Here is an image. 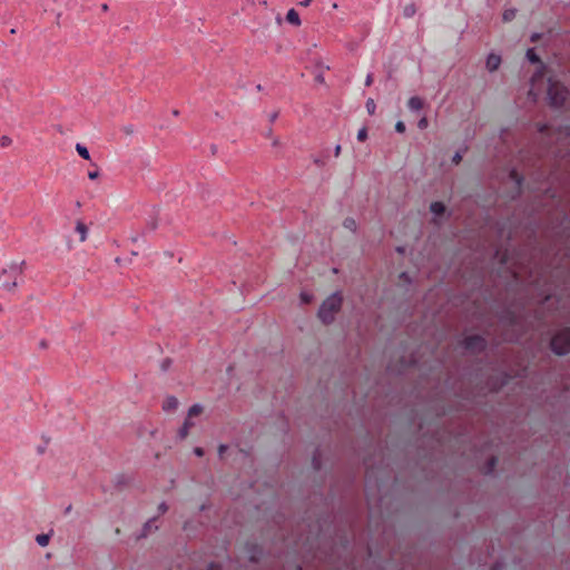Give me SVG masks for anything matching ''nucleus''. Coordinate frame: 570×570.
<instances>
[{
	"label": "nucleus",
	"mask_w": 570,
	"mask_h": 570,
	"mask_svg": "<svg viewBox=\"0 0 570 570\" xmlns=\"http://www.w3.org/2000/svg\"><path fill=\"white\" fill-rule=\"evenodd\" d=\"M343 297L338 292L331 294L321 304L317 317L325 325L332 324L335 321L336 314L341 311Z\"/></svg>",
	"instance_id": "1"
},
{
	"label": "nucleus",
	"mask_w": 570,
	"mask_h": 570,
	"mask_svg": "<svg viewBox=\"0 0 570 570\" xmlns=\"http://www.w3.org/2000/svg\"><path fill=\"white\" fill-rule=\"evenodd\" d=\"M550 348L558 356L570 354V328L556 331L550 340Z\"/></svg>",
	"instance_id": "2"
},
{
	"label": "nucleus",
	"mask_w": 570,
	"mask_h": 570,
	"mask_svg": "<svg viewBox=\"0 0 570 570\" xmlns=\"http://www.w3.org/2000/svg\"><path fill=\"white\" fill-rule=\"evenodd\" d=\"M568 95L569 92L563 85L552 78L549 79L548 100L552 107L562 106L567 100Z\"/></svg>",
	"instance_id": "3"
},
{
	"label": "nucleus",
	"mask_w": 570,
	"mask_h": 570,
	"mask_svg": "<svg viewBox=\"0 0 570 570\" xmlns=\"http://www.w3.org/2000/svg\"><path fill=\"white\" fill-rule=\"evenodd\" d=\"M487 69L490 72L495 71L501 65V57L494 53H490L487 58Z\"/></svg>",
	"instance_id": "4"
},
{
	"label": "nucleus",
	"mask_w": 570,
	"mask_h": 570,
	"mask_svg": "<svg viewBox=\"0 0 570 570\" xmlns=\"http://www.w3.org/2000/svg\"><path fill=\"white\" fill-rule=\"evenodd\" d=\"M430 210L435 217H439L445 213L446 207L442 202H434L430 205Z\"/></svg>",
	"instance_id": "5"
},
{
	"label": "nucleus",
	"mask_w": 570,
	"mask_h": 570,
	"mask_svg": "<svg viewBox=\"0 0 570 570\" xmlns=\"http://www.w3.org/2000/svg\"><path fill=\"white\" fill-rule=\"evenodd\" d=\"M409 107L412 110H421L423 108V100L417 96H413L409 99Z\"/></svg>",
	"instance_id": "6"
},
{
	"label": "nucleus",
	"mask_w": 570,
	"mask_h": 570,
	"mask_svg": "<svg viewBox=\"0 0 570 570\" xmlns=\"http://www.w3.org/2000/svg\"><path fill=\"white\" fill-rule=\"evenodd\" d=\"M286 19L289 23H293L295 26L301 24L298 13L294 9H291L287 11Z\"/></svg>",
	"instance_id": "7"
},
{
	"label": "nucleus",
	"mask_w": 570,
	"mask_h": 570,
	"mask_svg": "<svg viewBox=\"0 0 570 570\" xmlns=\"http://www.w3.org/2000/svg\"><path fill=\"white\" fill-rule=\"evenodd\" d=\"M497 463H498V459L494 456H491L488 460L487 465L484 468H482V472L485 474L493 472Z\"/></svg>",
	"instance_id": "8"
},
{
	"label": "nucleus",
	"mask_w": 570,
	"mask_h": 570,
	"mask_svg": "<svg viewBox=\"0 0 570 570\" xmlns=\"http://www.w3.org/2000/svg\"><path fill=\"white\" fill-rule=\"evenodd\" d=\"M515 16H517V9L510 8V9L504 10L502 19L504 22H509V21L513 20L515 18Z\"/></svg>",
	"instance_id": "9"
},
{
	"label": "nucleus",
	"mask_w": 570,
	"mask_h": 570,
	"mask_svg": "<svg viewBox=\"0 0 570 570\" xmlns=\"http://www.w3.org/2000/svg\"><path fill=\"white\" fill-rule=\"evenodd\" d=\"M76 229L80 234V240L85 242L86 237H87V227H86V225L83 223H81V222H78L76 224Z\"/></svg>",
	"instance_id": "10"
},
{
	"label": "nucleus",
	"mask_w": 570,
	"mask_h": 570,
	"mask_svg": "<svg viewBox=\"0 0 570 570\" xmlns=\"http://www.w3.org/2000/svg\"><path fill=\"white\" fill-rule=\"evenodd\" d=\"M193 425V423L187 419L183 426L179 429V436L180 439H185L188 434L189 428Z\"/></svg>",
	"instance_id": "11"
},
{
	"label": "nucleus",
	"mask_w": 570,
	"mask_h": 570,
	"mask_svg": "<svg viewBox=\"0 0 570 570\" xmlns=\"http://www.w3.org/2000/svg\"><path fill=\"white\" fill-rule=\"evenodd\" d=\"M177 405H178V400L176 397L171 396L166 400L164 409L167 411L174 410L177 407Z\"/></svg>",
	"instance_id": "12"
},
{
	"label": "nucleus",
	"mask_w": 570,
	"mask_h": 570,
	"mask_svg": "<svg viewBox=\"0 0 570 570\" xmlns=\"http://www.w3.org/2000/svg\"><path fill=\"white\" fill-rule=\"evenodd\" d=\"M49 539H50V534L45 533V534L37 535L36 541L39 546L46 547L49 543Z\"/></svg>",
	"instance_id": "13"
},
{
	"label": "nucleus",
	"mask_w": 570,
	"mask_h": 570,
	"mask_svg": "<svg viewBox=\"0 0 570 570\" xmlns=\"http://www.w3.org/2000/svg\"><path fill=\"white\" fill-rule=\"evenodd\" d=\"M76 150L78 151V154H79L82 158H85V159H87V160L90 158V156H89V151H88V149H87L85 146H82V145H80V144H77V145H76Z\"/></svg>",
	"instance_id": "14"
},
{
	"label": "nucleus",
	"mask_w": 570,
	"mask_h": 570,
	"mask_svg": "<svg viewBox=\"0 0 570 570\" xmlns=\"http://www.w3.org/2000/svg\"><path fill=\"white\" fill-rule=\"evenodd\" d=\"M203 411V406L199 405V404H195L193 405L189 410H188V416H194V415H198L200 414Z\"/></svg>",
	"instance_id": "15"
},
{
	"label": "nucleus",
	"mask_w": 570,
	"mask_h": 570,
	"mask_svg": "<svg viewBox=\"0 0 570 570\" xmlns=\"http://www.w3.org/2000/svg\"><path fill=\"white\" fill-rule=\"evenodd\" d=\"M376 106L372 98H368L366 101V110L370 115H373L375 112Z\"/></svg>",
	"instance_id": "16"
},
{
	"label": "nucleus",
	"mask_w": 570,
	"mask_h": 570,
	"mask_svg": "<svg viewBox=\"0 0 570 570\" xmlns=\"http://www.w3.org/2000/svg\"><path fill=\"white\" fill-rule=\"evenodd\" d=\"M527 58L531 61V62H539L540 59L539 57L535 55L534 50L533 49H529L527 51Z\"/></svg>",
	"instance_id": "17"
},
{
	"label": "nucleus",
	"mask_w": 570,
	"mask_h": 570,
	"mask_svg": "<svg viewBox=\"0 0 570 570\" xmlns=\"http://www.w3.org/2000/svg\"><path fill=\"white\" fill-rule=\"evenodd\" d=\"M344 226L351 230H355L356 229V223L353 218H347L344 220Z\"/></svg>",
	"instance_id": "18"
},
{
	"label": "nucleus",
	"mask_w": 570,
	"mask_h": 570,
	"mask_svg": "<svg viewBox=\"0 0 570 570\" xmlns=\"http://www.w3.org/2000/svg\"><path fill=\"white\" fill-rule=\"evenodd\" d=\"M417 126H419L420 129H425L428 127V118L425 116L422 117L419 120Z\"/></svg>",
	"instance_id": "19"
},
{
	"label": "nucleus",
	"mask_w": 570,
	"mask_h": 570,
	"mask_svg": "<svg viewBox=\"0 0 570 570\" xmlns=\"http://www.w3.org/2000/svg\"><path fill=\"white\" fill-rule=\"evenodd\" d=\"M11 144V139L8 137V136H2L0 138V145L6 147V146H9Z\"/></svg>",
	"instance_id": "20"
},
{
	"label": "nucleus",
	"mask_w": 570,
	"mask_h": 570,
	"mask_svg": "<svg viewBox=\"0 0 570 570\" xmlns=\"http://www.w3.org/2000/svg\"><path fill=\"white\" fill-rule=\"evenodd\" d=\"M395 129L396 131L399 132H404L405 131V125L403 121H397L396 125H395Z\"/></svg>",
	"instance_id": "21"
},
{
	"label": "nucleus",
	"mask_w": 570,
	"mask_h": 570,
	"mask_svg": "<svg viewBox=\"0 0 570 570\" xmlns=\"http://www.w3.org/2000/svg\"><path fill=\"white\" fill-rule=\"evenodd\" d=\"M367 134H366V129L365 128H362L358 130V134H357V138L358 140H364L366 138Z\"/></svg>",
	"instance_id": "22"
},
{
	"label": "nucleus",
	"mask_w": 570,
	"mask_h": 570,
	"mask_svg": "<svg viewBox=\"0 0 570 570\" xmlns=\"http://www.w3.org/2000/svg\"><path fill=\"white\" fill-rule=\"evenodd\" d=\"M167 510H168V507H167V504H166L165 502H161V503L158 505V511H159V513L164 514V513H166V512H167Z\"/></svg>",
	"instance_id": "23"
},
{
	"label": "nucleus",
	"mask_w": 570,
	"mask_h": 570,
	"mask_svg": "<svg viewBox=\"0 0 570 570\" xmlns=\"http://www.w3.org/2000/svg\"><path fill=\"white\" fill-rule=\"evenodd\" d=\"M226 450H227V445L220 444L218 446V454H219V456H223V454L226 452Z\"/></svg>",
	"instance_id": "24"
},
{
	"label": "nucleus",
	"mask_w": 570,
	"mask_h": 570,
	"mask_svg": "<svg viewBox=\"0 0 570 570\" xmlns=\"http://www.w3.org/2000/svg\"><path fill=\"white\" fill-rule=\"evenodd\" d=\"M150 523H151V520H149L148 522H146L145 527H144V532L141 533L140 537H145L147 531L150 529Z\"/></svg>",
	"instance_id": "25"
},
{
	"label": "nucleus",
	"mask_w": 570,
	"mask_h": 570,
	"mask_svg": "<svg viewBox=\"0 0 570 570\" xmlns=\"http://www.w3.org/2000/svg\"><path fill=\"white\" fill-rule=\"evenodd\" d=\"M301 299L304 302V303H308L311 301V296L308 294H304L302 293L301 294Z\"/></svg>",
	"instance_id": "26"
},
{
	"label": "nucleus",
	"mask_w": 570,
	"mask_h": 570,
	"mask_svg": "<svg viewBox=\"0 0 570 570\" xmlns=\"http://www.w3.org/2000/svg\"><path fill=\"white\" fill-rule=\"evenodd\" d=\"M461 158H462L461 155L459 153H456L453 156L452 160H453V163L459 164L461 161Z\"/></svg>",
	"instance_id": "27"
},
{
	"label": "nucleus",
	"mask_w": 570,
	"mask_h": 570,
	"mask_svg": "<svg viewBox=\"0 0 570 570\" xmlns=\"http://www.w3.org/2000/svg\"><path fill=\"white\" fill-rule=\"evenodd\" d=\"M194 452H195V454H196L197 456H202V455L204 454V451H203V449H202V448H196V449L194 450Z\"/></svg>",
	"instance_id": "28"
},
{
	"label": "nucleus",
	"mask_w": 570,
	"mask_h": 570,
	"mask_svg": "<svg viewBox=\"0 0 570 570\" xmlns=\"http://www.w3.org/2000/svg\"><path fill=\"white\" fill-rule=\"evenodd\" d=\"M88 177H89L90 179H96V178L98 177V171H90V173H89V175H88Z\"/></svg>",
	"instance_id": "29"
},
{
	"label": "nucleus",
	"mask_w": 570,
	"mask_h": 570,
	"mask_svg": "<svg viewBox=\"0 0 570 570\" xmlns=\"http://www.w3.org/2000/svg\"><path fill=\"white\" fill-rule=\"evenodd\" d=\"M473 342H479V343H481V340H480V338H478V337H475V338H471V340L468 342V346H469V347H471V346H472V344H473Z\"/></svg>",
	"instance_id": "30"
},
{
	"label": "nucleus",
	"mask_w": 570,
	"mask_h": 570,
	"mask_svg": "<svg viewBox=\"0 0 570 570\" xmlns=\"http://www.w3.org/2000/svg\"><path fill=\"white\" fill-rule=\"evenodd\" d=\"M372 83V76L371 75H367L366 79H365V85L366 86H370Z\"/></svg>",
	"instance_id": "31"
},
{
	"label": "nucleus",
	"mask_w": 570,
	"mask_h": 570,
	"mask_svg": "<svg viewBox=\"0 0 570 570\" xmlns=\"http://www.w3.org/2000/svg\"><path fill=\"white\" fill-rule=\"evenodd\" d=\"M539 38H540V35H539V33H533V35L531 36V40H532V41H535V40H538Z\"/></svg>",
	"instance_id": "32"
},
{
	"label": "nucleus",
	"mask_w": 570,
	"mask_h": 570,
	"mask_svg": "<svg viewBox=\"0 0 570 570\" xmlns=\"http://www.w3.org/2000/svg\"><path fill=\"white\" fill-rule=\"evenodd\" d=\"M340 153H341V146H340V145H337V146L335 147V156H338V155H340Z\"/></svg>",
	"instance_id": "33"
},
{
	"label": "nucleus",
	"mask_w": 570,
	"mask_h": 570,
	"mask_svg": "<svg viewBox=\"0 0 570 570\" xmlns=\"http://www.w3.org/2000/svg\"><path fill=\"white\" fill-rule=\"evenodd\" d=\"M312 0H304L303 2H301L302 6H308V3L311 2Z\"/></svg>",
	"instance_id": "34"
}]
</instances>
